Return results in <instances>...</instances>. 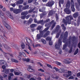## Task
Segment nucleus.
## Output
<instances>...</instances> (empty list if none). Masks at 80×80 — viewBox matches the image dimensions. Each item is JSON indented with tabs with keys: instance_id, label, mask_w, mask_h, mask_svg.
I'll use <instances>...</instances> for the list:
<instances>
[{
	"instance_id": "nucleus-57",
	"label": "nucleus",
	"mask_w": 80,
	"mask_h": 80,
	"mask_svg": "<svg viewBox=\"0 0 80 80\" xmlns=\"http://www.w3.org/2000/svg\"><path fill=\"white\" fill-rule=\"evenodd\" d=\"M48 35L50 33V32L49 31H47V32L46 33Z\"/></svg>"
},
{
	"instance_id": "nucleus-43",
	"label": "nucleus",
	"mask_w": 80,
	"mask_h": 80,
	"mask_svg": "<svg viewBox=\"0 0 80 80\" xmlns=\"http://www.w3.org/2000/svg\"><path fill=\"white\" fill-rule=\"evenodd\" d=\"M35 10V8H33L32 9L30 10L28 12L29 13H32V12H33V10Z\"/></svg>"
},
{
	"instance_id": "nucleus-63",
	"label": "nucleus",
	"mask_w": 80,
	"mask_h": 80,
	"mask_svg": "<svg viewBox=\"0 0 80 80\" xmlns=\"http://www.w3.org/2000/svg\"><path fill=\"white\" fill-rule=\"evenodd\" d=\"M43 15H44V16H45V15H47V12H44L43 13H42Z\"/></svg>"
},
{
	"instance_id": "nucleus-10",
	"label": "nucleus",
	"mask_w": 80,
	"mask_h": 80,
	"mask_svg": "<svg viewBox=\"0 0 80 80\" xmlns=\"http://www.w3.org/2000/svg\"><path fill=\"white\" fill-rule=\"evenodd\" d=\"M58 31H59L60 33H61V32H62V31H61V29H60V26L57 25L55 29V32H58Z\"/></svg>"
},
{
	"instance_id": "nucleus-33",
	"label": "nucleus",
	"mask_w": 80,
	"mask_h": 80,
	"mask_svg": "<svg viewBox=\"0 0 80 80\" xmlns=\"http://www.w3.org/2000/svg\"><path fill=\"white\" fill-rule=\"evenodd\" d=\"M45 10V8H42V9H39V12H43L44 10Z\"/></svg>"
},
{
	"instance_id": "nucleus-61",
	"label": "nucleus",
	"mask_w": 80,
	"mask_h": 80,
	"mask_svg": "<svg viewBox=\"0 0 80 80\" xmlns=\"http://www.w3.org/2000/svg\"><path fill=\"white\" fill-rule=\"evenodd\" d=\"M49 44L50 45H52V42L51 41H50L49 42Z\"/></svg>"
},
{
	"instance_id": "nucleus-52",
	"label": "nucleus",
	"mask_w": 80,
	"mask_h": 80,
	"mask_svg": "<svg viewBox=\"0 0 80 80\" xmlns=\"http://www.w3.org/2000/svg\"><path fill=\"white\" fill-rule=\"evenodd\" d=\"M33 1V0H28V3H32V2Z\"/></svg>"
},
{
	"instance_id": "nucleus-28",
	"label": "nucleus",
	"mask_w": 80,
	"mask_h": 80,
	"mask_svg": "<svg viewBox=\"0 0 80 80\" xmlns=\"http://www.w3.org/2000/svg\"><path fill=\"white\" fill-rule=\"evenodd\" d=\"M41 41L43 44H46V43H47L46 41L44 39H41Z\"/></svg>"
},
{
	"instance_id": "nucleus-32",
	"label": "nucleus",
	"mask_w": 80,
	"mask_h": 80,
	"mask_svg": "<svg viewBox=\"0 0 80 80\" xmlns=\"http://www.w3.org/2000/svg\"><path fill=\"white\" fill-rule=\"evenodd\" d=\"M61 26L63 30H66V27H65V25H64V24H62L61 25Z\"/></svg>"
},
{
	"instance_id": "nucleus-22",
	"label": "nucleus",
	"mask_w": 80,
	"mask_h": 80,
	"mask_svg": "<svg viewBox=\"0 0 80 80\" xmlns=\"http://www.w3.org/2000/svg\"><path fill=\"white\" fill-rule=\"evenodd\" d=\"M63 75L64 76V77H65L68 78V77H70V76H71V74H68L67 73H65L64 74H63Z\"/></svg>"
},
{
	"instance_id": "nucleus-48",
	"label": "nucleus",
	"mask_w": 80,
	"mask_h": 80,
	"mask_svg": "<svg viewBox=\"0 0 80 80\" xmlns=\"http://www.w3.org/2000/svg\"><path fill=\"white\" fill-rule=\"evenodd\" d=\"M38 71H40V72H45V71H44V70H43V69H41V68L38 69Z\"/></svg>"
},
{
	"instance_id": "nucleus-11",
	"label": "nucleus",
	"mask_w": 80,
	"mask_h": 80,
	"mask_svg": "<svg viewBox=\"0 0 80 80\" xmlns=\"http://www.w3.org/2000/svg\"><path fill=\"white\" fill-rule=\"evenodd\" d=\"M54 4V2L53 1H49L46 4V6L48 7H52V5Z\"/></svg>"
},
{
	"instance_id": "nucleus-38",
	"label": "nucleus",
	"mask_w": 80,
	"mask_h": 80,
	"mask_svg": "<svg viewBox=\"0 0 80 80\" xmlns=\"http://www.w3.org/2000/svg\"><path fill=\"white\" fill-rule=\"evenodd\" d=\"M28 7H29V6L28 5H27L22 8L23 10H26V9H27L28 8Z\"/></svg>"
},
{
	"instance_id": "nucleus-31",
	"label": "nucleus",
	"mask_w": 80,
	"mask_h": 80,
	"mask_svg": "<svg viewBox=\"0 0 80 80\" xmlns=\"http://www.w3.org/2000/svg\"><path fill=\"white\" fill-rule=\"evenodd\" d=\"M68 45V43L67 42L66 43V44L64 45L63 46V48H62L63 50H65V49L66 48Z\"/></svg>"
},
{
	"instance_id": "nucleus-4",
	"label": "nucleus",
	"mask_w": 80,
	"mask_h": 80,
	"mask_svg": "<svg viewBox=\"0 0 80 80\" xmlns=\"http://www.w3.org/2000/svg\"><path fill=\"white\" fill-rule=\"evenodd\" d=\"M48 30V28H46L43 31H41L42 35V37L44 38H46L48 35L46 33L44 34V33L47 32Z\"/></svg>"
},
{
	"instance_id": "nucleus-55",
	"label": "nucleus",
	"mask_w": 80,
	"mask_h": 80,
	"mask_svg": "<svg viewBox=\"0 0 80 80\" xmlns=\"http://www.w3.org/2000/svg\"><path fill=\"white\" fill-rule=\"evenodd\" d=\"M57 65H61L62 64L60 63V62H56V63Z\"/></svg>"
},
{
	"instance_id": "nucleus-14",
	"label": "nucleus",
	"mask_w": 80,
	"mask_h": 80,
	"mask_svg": "<svg viewBox=\"0 0 80 80\" xmlns=\"http://www.w3.org/2000/svg\"><path fill=\"white\" fill-rule=\"evenodd\" d=\"M69 40H72V43L73 44L74 43V42H75L76 40H77V38H76V37H72L71 38L70 37L69 38Z\"/></svg>"
},
{
	"instance_id": "nucleus-13",
	"label": "nucleus",
	"mask_w": 80,
	"mask_h": 80,
	"mask_svg": "<svg viewBox=\"0 0 80 80\" xmlns=\"http://www.w3.org/2000/svg\"><path fill=\"white\" fill-rule=\"evenodd\" d=\"M68 36V32L66 31L64 33V38L63 39V42L64 43L65 42H66V38Z\"/></svg>"
},
{
	"instance_id": "nucleus-53",
	"label": "nucleus",
	"mask_w": 80,
	"mask_h": 80,
	"mask_svg": "<svg viewBox=\"0 0 80 80\" xmlns=\"http://www.w3.org/2000/svg\"><path fill=\"white\" fill-rule=\"evenodd\" d=\"M53 69H55L56 71H59V70L58 69L55 67H53Z\"/></svg>"
},
{
	"instance_id": "nucleus-19",
	"label": "nucleus",
	"mask_w": 80,
	"mask_h": 80,
	"mask_svg": "<svg viewBox=\"0 0 80 80\" xmlns=\"http://www.w3.org/2000/svg\"><path fill=\"white\" fill-rule=\"evenodd\" d=\"M20 12V9H14V13H16V14H18Z\"/></svg>"
},
{
	"instance_id": "nucleus-59",
	"label": "nucleus",
	"mask_w": 80,
	"mask_h": 80,
	"mask_svg": "<svg viewBox=\"0 0 80 80\" xmlns=\"http://www.w3.org/2000/svg\"><path fill=\"white\" fill-rule=\"evenodd\" d=\"M30 17V15L28 14L26 17V19H28Z\"/></svg>"
},
{
	"instance_id": "nucleus-9",
	"label": "nucleus",
	"mask_w": 80,
	"mask_h": 80,
	"mask_svg": "<svg viewBox=\"0 0 80 80\" xmlns=\"http://www.w3.org/2000/svg\"><path fill=\"white\" fill-rule=\"evenodd\" d=\"M71 3L72 10V12H74L75 11V8H74V7H75V6L74 5V2H73V0H71Z\"/></svg>"
},
{
	"instance_id": "nucleus-18",
	"label": "nucleus",
	"mask_w": 80,
	"mask_h": 80,
	"mask_svg": "<svg viewBox=\"0 0 80 80\" xmlns=\"http://www.w3.org/2000/svg\"><path fill=\"white\" fill-rule=\"evenodd\" d=\"M3 71L6 74H8L10 72V69H3Z\"/></svg>"
},
{
	"instance_id": "nucleus-39",
	"label": "nucleus",
	"mask_w": 80,
	"mask_h": 80,
	"mask_svg": "<svg viewBox=\"0 0 80 80\" xmlns=\"http://www.w3.org/2000/svg\"><path fill=\"white\" fill-rule=\"evenodd\" d=\"M42 26H39L37 28V30H40L42 29Z\"/></svg>"
},
{
	"instance_id": "nucleus-42",
	"label": "nucleus",
	"mask_w": 80,
	"mask_h": 80,
	"mask_svg": "<svg viewBox=\"0 0 80 80\" xmlns=\"http://www.w3.org/2000/svg\"><path fill=\"white\" fill-rule=\"evenodd\" d=\"M36 26L35 25V24H32L30 26V27L31 28H34V27H35Z\"/></svg>"
},
{
	"instance_id": "nucleus-21",
	"label": "nucleus",
	"mask_w": 80,
	"mask_h": 80,
	"mask_svg": "<svg viewBox=\"0 0 80 80\" xmlns=\"http://www.w3.org/2000/svg\"><path fill=\"white\" fill-rule=\"evenodd\" d=\"M73 16L74 18H77L78 16V12H75L73 14Z\"/></svg>"
},
{
	"instance_id": "nucleus-45",
	"label": "nucleus",
	"mask_w": 80,
	"mask_h": 80,
	"mask_svg": "<svg viewBox=\"0 0 80 80\" xmlns=\"http://www.w3.org/2000/svg\"><path fill=\"white\" fill-rule=\"evenodd\" d=\"M48 22H50V19H47L45 21H44V22L47 23Z\"/></svg>"
},
{
	"instance_id": "nucleus-17",
	"label": "nucleus",
	"mask_w": 80,
	"mask_h": 80,
	"mask_svg": "<svg viewBox=\"0 0 80 80\" xmlns=\"http://www.w3.org/2000/svg\"><path fill=\"white\" fill-rule=\"evenodd\" d=\"M55 11L51 10L49 12L48 15L49 16H52L53 14H55Z\"/></svg>"
},
{
	"instance_id": "nucleus-6",
	"label": "nucleus",
	"mask_w": 80,
	"mask_h": 80,
	"mask_svg": "<svg viewBox=\"0 0 80 80\" xmlns=\"http://www.w3.org/2000/svg\"><path fill=\"white\" fill-rule=\"evenodd\" d=\"M0 16L2 18V22H3V21H5L6 20V18H5V15H4V13L0 10Z\"/></svg>"
},
{
	"instance_id": "nucleus-46",
	"label": "nucleus",
	"mask_w": 80,
	"mask_h": 80,
	"mask_svg": "<svg viewBox=\"0 0 80 80\" xmlns=\"http://www.w3.org/2000/svg\"><path fill=\"white\" fill-rule=\"evenodd\" d=\"M72 47L70 48L69 50V53H71L72 52Z\"/></svg>"
},
{
	"instance_id": "nucleus-34",
	"label": "nucleus",
	"mask_w": 80,
	"mask_h": 80,
	"mask_svg": "<svg viewBox=\"0 0 80 80\" xmlns=\"http://www.w3.org/2000/svg\"><path fill=\"white\" fill-rule=\"evenodd\" d=\"M11 61L13 62H15V63H18V61L17 60L14 59H11Z\"/></svg>"
},
{
	"instance_id": "nucleus-30",
	"label": "nucleus",
	"mask_w": 80,
	"mask_h": 80,
	"mask_svg": "<svg viewBox=\"0 0 80 80\" xmlns=\"http://www.w3.org/2000/svg\"><path fill=\"white\" fill-rule=\"evenodd\" d=\"M22 60L23 61H26V62H30V59L29 58H23Z\"/></svg>"
},
{
	"instance_id": "nucleus-29",
	"label": "nucleus",
	"mask_w": 80,
	"mask_h": 80,
	"mask_svg": "<svg viewBox=\"0 0 80 80\" xmlns=\"http://www.w3.org/2000/svg\"><path fill=\"white\" fill-rule=\"evenodd\" d=\"M39 23H40L41 25H44V23H45V22H44V21L43 22V20H41L39 22Z\"/></svg>"
},
{
	"instance_id": "nucleus-64",
	"label": "nucleus",
	"mask_w": 80,
	"mask_h": 80,
	"mask_svg": "<svg viewBox=\"0 0 80 80\" xmlns=\"http://www.w3.org/2000/svg\"><path fill=\"white\" fill-rule=\"evenodd\" d=\"M32 21H33V20L32 18H30L29 20V23H31Z\"/></svg>"
},
{
	"instance_id": "nucleus-60",
	"label": "nucleus",
	"mask_w": 80,
	"mask_h": 80,
	"mask_svg": "<svg viewBox=\"0 0 80 80\" xmlns=\"http://www.w3.org/2000/svg\"><path fill=\"white\" fill-rule=\"evenodd\" d=\"M47 66L48 67L51 68H52V67L51 66V65H50L48 64H47Z\"/></svg>"
},
{
	"instance_id": "nucleus-49",
	"label": "nucleus",
	"mask_w": 80,
	"mask_h": 80,
	"mask_svg": "<svg viewBox=\"0 0 80 80\" xmlns=\"http://www.w3.org/2000/svg\"><path fill=\"white\" fill-rule=\"evenodd\" d=\"M63 2H64L63 0H60V1H59V2L62 4H63Z\"/></svg>"
},
{
	"instance_id": "nucleus-56",
	"label": "nucleus",
	"mask_w": 80,
	"mask_h": 80,
	"mask_svg": "<svg viewBox=\"0 0 80 80\" xmlns=\"http://www.w3.org/2000/svg\"><path fill=\"white\" fill-rule=\"evenodd\" d=\"M56 20H58V17L57 15V14H56Z\"/></svg>"
},
{
	"instance_id": "nucleus-7",
	"label": "nucleus",
	"mask_w": 80,
	"mask_h": 80,
	"mask_svg": "<svg viewBox=\"0 0 80 80\" xmlns=\"http://www.w3.org/2000/svg\"><path fill=\"white\" fill-rule=\"evenodd\" d=\"M2 23L7 29H8V30L11 29L10 26L6 22V21H2Z\"/></svg>"
},
{
	"instance_id": "nucleus-58",
	"label": "nucleus",
	"mask_w": 80,
	"mask_h": 80,
	"mask_svg": "<svg viewBox=\"0 0 80 80\" xmlns=\"http://www.w3.org/2000/svg\"><path fill=\"white\" fill-rule=\"evenodd\" d=\"M28 49L30 51H32V48H31V47H30V46L29 45H28Z\"/></svg>"
},
{
	"instance_id": "nucleus-62",
	"label": "nucleus",
	"mask_w": 80,
	"mask_h": 80,
	"mask_svg": "<svg viewBox=\"0 0 80 80\" xmlns=\"http://www.w3.org/2000/svg\"><path fill=\"white\" fill-rule=\"evenodd\" d=\"M11 5H12V7H15V3H12L11 4Z\"/></svg>"
},
{
	"instance_id": "nucleus-40",
	"label": "nucleus",
	"mask_w": 80,
	"mask_h": 80,
	"mask_svg": "<svg viewBox=\"0 0 80 80\" xmlns=\"http://www.w3.org/2000/svg\"><path fill=\"white\" fill-rule=\"evenodd\" d=\"M20 54L21 55H22L25 57H27V55H26L25 53H24V52H22V53H20Z\"/></svg>"
},
{
	"instance_id": "nucleus-23",
	"label": "nucleus",
	"mask_w": 80,
	"mask_h": 80,
	"mask_svg": "<svg viewBox=\"0 0 80 80\" xmlns=\"http://www.w3.org/2000/svg\"><path fill=\"white\" fill-rule=\"evenodd\" d=\"M21 46L22 49H24L25 48V45L23 43H22Z\"/></svg>"
},
{
	"instance_id": "nucleus-12",
	"label": "nucleus",
	"mask_w": 80,
	"mask_h": 80,
	"mask_svg": "<svg viewBox=\"0 0 80 80\" xmlns=\"http://www.w3.org/2000/svg\"><path fill=\"white\" fill-rule=\"evenodd\" d=\"M6 13L9 18H11L12 20H13V17L11 14H10V12L8 11H7L6 12Z\"/></svg>"
},
{
	"instance_id": "nucleus-44",
	"label": "nucleus",
	"mask_w": 80,
	"mask_h": 80,
	"mask_svg": "<svg viewBox=\"0 0 80 80\" xmlns=\"http://www.w3.org/2000/svg\"><path fill=\"white\" fill-rule=\"evenodd\" d=\"M51 38H50L49 37H48L46 38V40H49V41H50L51 40Z\"/></svg>"
},
{
	"instance_id": "nucleus-51",
	"label": "nucleus",
	"mask_w": 80,
	"mask_h": 80,
	"mask_svg": "<svg viewBox=\"0 0 80 80\" xmlns=\"http://www.w3.org/2000/svg\"><path fill=\"white\" fill-rule=\"evenodd\" d=\"M60 32L59 33H58V34H57L56 36V38H58V37H59V36H60Z\"/></svg>"
},
{
	"instance_id": "nucleus-16",
	"label": "nucleus",
	"mask_w": 80,
	"mask_h": 80,
	"mask_svg": "<svg viewBox=\"0 0 80 80\" xmlns=\"http://www.w3.org/2000/svg\"><path fill=\"white\" fill-rule=\"evenodd\" d=\"M26 40L27 41V43L29 45H30L31 43H32V41L30 38H26Z\"/></svg>"
},
{
	"instance_id": "nucleus-8",
	"label": "nucleus",
	"mask_w": 80,
	"mask_h": 80,
	"mask_svg": "<svg viewBox=\"0 0 80 80\" xmlns=\"http://www.w3.org/2000/svg\"><path fill=\"white\" fill-rule=\"evenodd\" d=\"M43 37V35L42 34V32L41 31H40L39 32V34H37L36 36V39L37 40H40L41 39V38Z\"/></svg>"
},
{
	"instance_id": "nucleus-25",
	"label": "nucleus",
	"mask_w": 80,
	"mask_h": 80,
	"mask_svg": "<svg viewBox=\"0 0 80 80\" xmlns=\"http://www.w3.org/2000/svg\"><path fill=\"white\" fill-rule=\"evenodd\" d=\"M23 2V0H20L17 2V4H22Z\"/></svg>"
},
{
	"instance_id": "nucleus-5",
	"label": "nucleus",
	"mask_w": 80,
	"mask_h": 80,
	"mask_svg": "<svg viewBox=\"0 0 80 80\" xmlns=\"http://www.w3.org/2000/svg\"><path fill=\"white\" fill-rule=\"evenodd\" d=\"M58 45H57V44H56L55 45V48H57V49H58V48H60V45H62V41H61V38H59L58 39Z\"/></svg>"
},
{
	"instance_id": "nucleus-1",
	"label": "nucleus",
	"mask_w": 80,
	"mask_h": 80,
	"mask_svg": "<svg viewBox=\"0 0 80 80\" xmlns=\"http://www.w3.org/2000/svg\"><path fill=\"white\" fill-rule=\"evenodd\" d=\"M66 20L64 19H63L62 20V22L64 23L66 25H67V24L68 25L71 24L72 23L71 20H73V17L71 15L65 17Z\"/></svg>"
},
{
	"instance_id": "nucleus-50",
	"label": "nucleus",
	"mask_w": 80,
	"mask_h": 80,
	"mask_svg": "<svg viewBox=\"0 0 80 80\" xmlns=\"http://www.w3.org/2000/svg\"><path fill=\"white\" fill-rule=\"evenodd\" d=\"M77 5H78L77 3L76 2L75 3V5L76 6V8H78V7H80V5H79V6H78Z\"/></svg>"
},
{
	"instance_id": "nucleus-54",
	"label": "nucleus",
	"mask_w": 80,
	"mask_h": 80,
	"mask_svg": "<svg viewBox=\"0 0 80 80\" xmlns=\"http://www.w3.org/2000/svg\"><path fill=\"white\" fill-rule=\"evenodd\" d=\"M40 15L41 18H43V17H44L43 14L42 13V14H41Z\"/></svg>"
},
{
	"instance_id": "nucleus-35",
	"label": "nucleus",
	"mask_w": 80,
	"mask_h": 80,
	"mask_svg": "<svg viewBox=\"0 0 80 80\" xmlns=\"http://www.w3.org/2000/svg\"><path fill=\"white\" fill-rule=\"evenodd\" d=\"M28 71L30 72H32L33 71V69L32 68H28Z\"/></svg>"
},
{
	"instance_id": "nucleus-41",
	"label": "nucleus",
	"mask_w": 80,
	"mask_h": 80,
	"mask_svg": "<svg viewBox=\"0 0 80 80\" xmlns=\"http://www.w3.org/2000/svg\"><path fill=\"white\" fill-rule=\"evenodd\" d=\"M10 10L11 12H14L15 9H14L13 8H10Z\"/></svg>"
},
{
	"instance_id": "nucleus-24",
	"label": "nucleus",
	"mask_w": 80,
	"mask_h": 80,
	"mask_svg": "<svg viewBox=\"0 0 80 80\" xmlns=\"http://www.w3.org/2000/svg\"><path fill=\"white\" fill-rule=\"evenodd\" d=\"M5 63V65H3L2 66V69H3V70H4L5 68V67H7V63H6V62H4V63Z\"/></svg>"
},
{
	"instance_id": "nucleus-37",
	"label": "nucleus",
	"mask_w": 80,
	"mask_h": 80,
	"mask_svg": "<svg viewBox=\"0 0 80 80\" xmlns=\"http://www.w3.org/2000/svg\"><path fill=\"white\" fill-rule=\"evenodd\" d=\"M4 47L5 48H7L8 50H9V49H10V47L8 46L7 45H4Z\"/></svg>"
},
{
	"instance_id": "nucleus-2",
	"label": "nucleus",
	"mask_w": 80,
	"mask_h": 80,
	"mask_svg": "<svg viewBox=\"0 0 80 80\" xmlns=\"http://www.w3.org/2000/svg\"><path fill=\"white\" fill-rule=\"evenodd\" d=\"M66 7V8L64 10L65 12H66V13L68 15L70 14L71 13V10L69 9V8L70 7V1H68Z\"/></svg>"
},
{
	"instance_id": "nucleus-27",
	"label": "nucleus",
	"mask_w": 80,
	"mask_h": 80,
	"mask_svg": "<svg viewBox=\"0 0 80 80\" xmlns=\"http://www.w3.org/2000/svg\"><path fill=\"white\" fill-rule=\"evenodd\" d=\"M64 68H61L59 70V72L60 73H63L64 71Z\"/></svg>"
},
{
	"instance_id": "nucleus-36",
	"label": "nucleus",
	"mask_w": 80,
	"mask_h": 80,
	"mask_svg": "<svg viewBox=\"0 0 80 80\" xmlns=\"http://www.w3.org/2000/svg\"><path fill=\"white\" fill-rule=\"evenodd\" d=\"M78 48H77L76 50V51H75L74 53V55H77V54L78 53Z\"/></svg>"
},
{
	"instance_id": "nucleus-26",
	"label": "nucleus",
	"mask_w": 80,
	"mask_h": 80,
	"mask_svg": "<svg viewBox=\"0 0 80 80\" xmlns=\"http://www.w3.org/2000/svg\"><path fill=\"white\" fill-rule=\"evenodd\" d=\"M14 73L15 75H19L20 74H21L22 73V72H14Z\"/></svg>"
},
{
	"instance_id": "nucleus-47",
	"label": "nucleus",
	"mask_w": 80,
	"mask_h": 80,
	"mask_svg": "<svg viewBox=\"0 0 80 80\" xmlns=\"http://www.w3.org/2000/svg\"><path fill=\"white\" fill-rule=\"evenodd\" d=\"M63 73H68V71L67 70H65V69H64Z\"/></svg>"
},
{
	"instance_id": "nucleus-20",
	"label": "nucleus",
	"mask_w": 80,
	"mask_h": 80,
	"mask_svg": "<svg viewBox=\"0 0 80 80\" xmlns=\"http://www.w3.org/2000/svg\"><path fill=\"white\" fill-rule=\"evenodd\" d=\"M28 13V11H24V12H22L21 13V15H23L24 16H26V15H27Z\"/></svg>"
},
{
	"instance_id": "nucleus-15",
	"label": "nucleus",
	"mask_w": 80,
	"mask_h": 80,
	"mask_svg": "<svg viewBox=\"0 0 80 80\" xmlns=\"http://www.w3.org/2000/svg\"><path fill=\"white\" fill-rule=\"evenodd\" d=\"M3 54L6 58H8L9 56H12V54H10L8 53H6L5 52H3Z\"/></svg>"
},
{
	"instance_id": "nucleus-3",
	"label": "nucleus",
	"mask_w": 80,
	"mask_h": 80,
	"mask_svg": "<svg viewBox=\"0 0 80 80\" xmlns=\"http://www.w3.org/2000/svg\"><path fill=\"white\" fill-rule=\"evenodd\" d=\"M52 23H53V24L52 26L51 29L53 30V28L55 27V25L56 23V22H55V21L54 20H52L51 22L47 23L45 25V27H48L46 28H48V29H49V28H50V26H51Z\"/></svg>"
}]
</instances>
